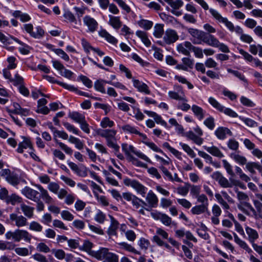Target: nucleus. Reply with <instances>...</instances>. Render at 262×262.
<instances>
[{"label":"nucleus","instance_id":"nucleus-1","mask_svg":"<svg viewBox=\"0 0 262 262\" xmlns=\"http://www.w3.org/2000/svg\"><path fill=\"white\" fill-rule=\"evenodd\" d=\"M98 134L102 137L105 138L107 145L113 148L116 152L118 151L120 148L119 146L117 144L116 135L117 131L115 129L100 130Z\"/></svg>","mask_w":262,"mask_h":262},{"label":"nucleus","instance_id":"nucleus-2","mask_svg":"<svg viewBox=\"0 0 262 262\" xmlns=\"http://www.w3.org/2000/svg\"><path fill=\"white\" fill-rule=\"evenodd\" d=\"M211 177L213 179L218 182L221 187L223 188H231L233 185H236L235 183L236 181L230 179L231 182L229 181L226 178L224 177L223 174L219 171H215L213 172Z\"/></svg>","mask_w":262,"mask_h":262},{"label":"nucleus","instance_id":"nucleus-3","mask_svg":"<svg viewBox=\"0 0 262 262\" xmlns=\"http://www.w3.org/2000/svg\"><path fill=\"white\" fill-rule=\"evenodd\" d=\"M123 182L126 186L132 187L138 194H141L142 196H145L147 188L138 181L126 178L124 179Z\"/></svg>","mask_w":262,"mask_h":262},{"label":"nucleus","instance_id":"nucleus-4","mask_svg":"<svg viewBox=\"0 0 262 262\" xmlns=\"http://www.w3.org/2000/svg\"><path fill=\"white\" fill-rule=\"evenodd\" d=\"M188 32L192 36V41L194 44L200 45L204 41L206 33L196 29L189 28Z\"/></svg>","mask_w":262,"mask_h":262},{"label":"nucleus","instance_id":"nucleus-5","mask_svg":"<svg viewBox=\"0 0 262 262\" xmlns=\"http://www.w3.org/2000/svg\"><path fill=\"white\" fill-rule=\"evenodd\" d=\"M209 12L215 19L220 23H224L230 31H234L235 27L227 18L223 17L216 10L213 9H210Z\"/></svg>","mask_w":262,"mask_h":262},{"label":"nucleus","instance_id":"nucleus-6","mask_svg":"<svg viewBox=\"0 0 262 262\" xmlns=\"http://www.w3.org/2000/svg\"><path fill=\"white\" fill-rule=\"evenodd\" d=\"M12 40H14L20 45H23V43L17 38L13 37L12 36L5 35L2 32H0V41L3 43L4 47L9 51H12L14 50V47H9V45L11 44Z\"/></svg>","mask_w":262,"mask_h":262},{"label":"nucleus","instance_id":"nucleus-7","mask_svg":"<svg viewBox=\"0 0 262 262\" xmlns=\"http://www.w3.org/2000/svg\"><path fill=\"white\" fill-rule=\"evenodd\" d=\"M24 28L25 31L29 33L32 37L35 38H40L44 34V31L40 27L36 28V32H34L33 26L31 24H27L24 25Z\"/></svg>","mask_w":262,"mask_h":262},{"label":"nucleus","instance_id":"nucleus-8","mask_svg":"<svg viewBox=\"0 0 262 262\" xmlns=\"http://www.w3.org/2000/svg\"><path fill=\"white\" fill-rule=\"evenodd\" d=\"M122 150L124 151L125 154L130 157V155L129 154L130 152H132L135 154L137 156L139 157L140 158L148 162H150V159L144 154L143 153L136 151L134 149V147L132 145H128L126 144H123L122 145Z\"/></svg>","mask_w":262,"mask_h":262},{"label":"nucleus","instance_id":"nucleus-9","mask_svg":"<svg viewBox=\"0 0 262 262\" xmlns=\"http://www.w3.org/2000/svg\"><path fill=\"white\" fill-rule=\"evenodd\" d=\"M52 62L53 67L60 72V74L61 76L68 79L72 78L73 73L66 69L64 66L59 61L53 60Z\"/></svg>","mask_w":262,"mask_h":262},{"label":"nucleus","instance_id":"nucleus-10","mask_svg":"<svg viewBox=\"0 0 262 262\" xmlns=\"http://www.w3.org/2000/svg\"><path fill=\"white\" fill-rule=\"evenodd\" d=\"M174 88L178 91V92L174 91H169L168 92L169 96L171 98L175 100L187 102V100L186 98L184 92L183 91L182 88L180 85H174Z\"/></svg>","mask_w":262,"mask_h":262},{"label":"nucleus","instance_id":"nucleus-11","mask_svg":"<svg viewBox=\"0 0 262 262\" xmlns=\"http://www.w3.org/2000/svg\"><path fill=\"white\" fill-rule=\"evenodd\" d=\"M179 38V36L175 30L169 29L166 30L163 40L166 44L170 45L175 42Z\"/></svg>","mask_w":262,"mask_h":262},{"label":"nucleus","instance_id":"nucleus-12","mask_svg":"<svg viewBox=\"0 0 262 262\" xmlns=\"http://www.w3.org/2000/svg\"><path fill=\"white\" fill-rule=\"evenodd\" d=\"M21 193L28 199L35 201H38L39 196L38 191L33 189L32 188L26 186L21 190Z\"/></svg>","mask_w":262,"mask_h":262},{"label":"nucleus","instance_id":"nucleus-13","mask_svg":"<svg viewBox=\"0 0 262 262\" xmlns=\"http://www.w3.org/2000/svg\"><path fill=\"white\" fill-rule=\"evenodd\" d=\"M83 24L86 26L91 32H94L97 30L98 27V23L93 17L89 15H86L83 18Z\"/></svg>","mask_w":262,"mask_h":262},{"label":"nucleus","instance_id":"nucleus-14","mask_svg":"<svg viewBox=\"0 0 262 262\" xmlns=\"http://www.w3.org/2000/svg\"><path fill=\"white\" fill-rule=\"evenodd\" d=\"M49 128L51 129V130L53 132L54 134V139L55 141V142L59 145V147L63 150L66 154L72 155L73 154V150L72 148L70 147H69L68 145L65 144L64 143L59 142L57 139H56L57 135L56 134V132H57L58 130H57L53 125L49 126Z\"/></svg>","mask_w":262,"mask_h":262},{"label":"nucleus","instance_id":"nucleus-15","mask_svg":"<svg viewBox=\"0 0 262 262\" xmlns=\"http://www.w3.org/2000/svg\"><path fill=\"white\" fill-rule=\"evenodd\" d=\"M238 208L248 215L257 217L256 209L249 203L245 202L243 204L238 205Z\"/></svg>","mask_w":262,"mask_h":262},{"label":"nucleus","instance_id":"nucleus-16","mask_svg":"<svg viewBox=\"0 0 262 262\" xmlns=\"http://www.w3.org/2000/svg\"><path fill=\"white\" fill-rule=\"evenodd\" d=\"M10 219L15 222V225L17 227H24L27 225V219L21 215H18L14 213H11L10 214Z\"/></svg>","mask_w":262,"mask_h":262},{"label":"nucleus","instance_id":"nucleus-17","mask_svg":"<svg viewBox=\"0 0 262 262\" xmlns=\"http://www.w3.org/2000/svg\"><path fill=\"white\" fill-rule=\"evenodd\" d=\"M36 187L39 190L40 193L39 194V198H41L46 203L51 204L54 202L53 198L50 195L48 191L43 188L40 185H36Z\"/></svg>","mask_w":262,"mask_h":262},{"label":"nucleus","instance_id":"nucleus-18","mask_svg":"<svg viewBox=\"0 0 262 262\" xmlns=\"http://www.w3.org/2000/svg\"><path fill=\"white\" fill-rule=\"evenodd\" d=\"M111 252H109L108 249L105 248H102L100 249L99 250L96 251H92L91 255L94 257L96 258L99 260H106L107 257Z\"/></svg>","mask_w":262,"mask_h":262},{"label":"nucleus","instance_id":"nucleus-19","mask_svg":"<svg viewBox=\"0 0 262 262\" xmlns=\"http://www.w3.org/2000/svg\"><path fill=\"white\" fill-rule=\"evenodd\" d=\"M245 231L248 235L249 242L252 244L259 238V234L257 231L248 226L245 227Z\"/></svg>","mask_w":262,"mask_h":262},{"label":"nucleus","instance_id":"nucleus-20","mask_svg":"<svg viewBox=\"0 0 262 262\" xmlns=\"http://www.w3.org/2000/svg\"><path fill=\"white\" fill-rule=\"evenodd\" d=\"M192 43L189 41H185L177 46V49L179 53L188 56L190 54Z\"/></svg>","mask_w":262,"mask_h":262},{"label":"nucleus","instance_id":"nucleus-21","mask_svg":"<svg viewBox=\"0 0 262 262\" xmlns=\"http://www.w3.org/2000/svg\"><path fill=\"white\" fill-rule=\"evenodd\" d=\"M133 85L137 89L138 91L142 93H144L146 94H149L150 92L149 90L148 86L146 84L143 83L139 80L133 79Z\"/></svg>","mask_w":262,"mask_h":262},{"label":"nucleus","instance_id":"nucleus-22","mask_svg":"<svg viewBox=\"0 0 262 262\" xmlns=\"http://www.w3.org/2000/svg\"><path fill=\"white\" fill-rule=\"evenodd\" d=\"M42 78L46 79L47 81L51 83H57L66 89L70 91H76L75 88L73 85H69L67 83L58 81L56 80L54 77L48 76V75H42Z\"/></svg>","mask_w":262,"mask_h":262},{"label":"nucleus","instance_id":"nucleus-23","mask_svg":"<svg viewBox=\"0 0 262 262\" xmlns=\"http://www.w3.org/2000/svg\"><path fill=\"white\" fill-rule=\"evenodd\" d=\"M146 200L151 207H156L158 204V199L152 190H149L146 196Z\"/></svg>","mask_w":262,"mask_h":262},{"label":"nucleus","instance_id":"nucleus-24","mask_svg":"<svg viewBox=\"0 0 262 262\" xmlns=\"http://www.w3.org/2000/svg\"><path fill=\"white\" fill-rule=\"evenodd\" d=\"M111 219V225L109 227L107 233L110 236L115 235L116 231L118 228L119 223L112 215H109Z\"/></svg>","mask_w":262,"mask_h":262},{"label":"nucleus","instance_id":"nucleus-25","mask_svg":"<svg viewBox=\"0 0 262 262\" xmlns=\"http://www.w3.org/2000/svg\"><path fill=\"white\" fill-rule=\"evenodd\" d=\"M215 134L218 139L223 140L226 138V135L231 136L232 133L230 130L227 127H220L215 130Z\"/></svg>","mask_w":262,"mask_h":262},{"label":"nucleus","instance_id":"nucleus-26","mask_svg":"<svg viewBox=\"0 0 262 262\" xmlns=\"http://www.w3.org/2000/svg\"><path fill=\"white\" fill-rule=\"evenodd\" d=\"M203 42L213 47H217L219 45V40L213 35L207 33L206 34Z\"/></svg>","mask_w":262,"mask_h":262},{"label":"nucleus","instance_id":"nucleus-27","mask_svg":"<svg viewBox=\"0 0 262 262\" xmlns=\"http://www.w3.org/2000/svg\"><path fill=\"white\" fill-rule=\"evenodd\" d=\"M24 140L18 144V147L17 149V151L19 153H23L24 149L29 148L30 149H33L32 144L29 139L23 137Z\"/></svg>","mask_w":262,"mask_h":262},{"label":"nucleus","instance_id":"nucleus-28","mask_svg":"<svg viewBox=\"0 0 262 262\" xmlns=\"http://www.w3.org/2000/svg\"><path fill=\"white\" fill-rule=\"evenodd\" d=\"M17 242L24 239L27 242H30L32 238V235L26 230L17 229Z\"/></svg>","mask_w":262,"mask_h":262},{"label":"nucleus","instance_id":"nucleus-29","mask_svg":"<svg viewBox=\"0 0 262 262\" xmlns=\"http://www.w3.org/2000/svg\"><path fill=\"white\" fill-rule=\"evenodd\" d=\"M203 147L207 151H208L213 156L220 158L224 157L223 154L219 148L215 146H212L211 147L204 146Z\"/></svg>","mask_w":262,"mask_h":262},{"label":"nucleus","instance_id":"nucleus-30","mask_svg":"<svg viewBox=\"0 0 262 262\" xmlns=\"http://www.w3.org/2000/svg\"><path fill=\"white\" fill-rule=\"evenodd\" d=\"M20 208L24 215L28 218H31L34 214V208L22 203L20 204Z\"/></svg>","mask_w":262,"mask_h":262},{"label":"nucleus","instance_id":"nucleus-31","mask_svg":"<svg viewBox=\"0 0 262 262\" xmlns=\"http://www.w3.org/2000/svg\"><path fill=\"white\" fill-rule=\"evenodd\" d=\"M246 168L251 173H255V169H257L259 171H261L262 166L256 162H250L246 163Z\"/></svg>","mask_w":262,"mask_h":262},{"label":"nucleus","instance_id":"nucleus-32","mask_svg":"<svg viewBox=\"0 0 262 262\" xmlns=\"http://www.w3.org/2000/svg\"><path fill=\"white\" fill-rule=\"evenodd\" d=\"M109 24L112 26L115 29H119L122 25L119 16H114L112 15H109Z\"/></svg>","mask_w":262,"mask_h":262},{"label":"nucleus","instance_id":"nucleus-33","mask_svg":"<svg viewBox=\"0 0 262 262\" xmlns=\"http://www.w3.org/2000/svg\"><path fill=\"white\" fill-rule=\"evenodd\" d=\"M208 210V205L201 204L194 206L191 208V211L193 214H200Z\"/></svg>","mask_w":262,"mask_h":262},{"label":"nucleus","instance_id":"nucleus-34","mask_svg":"<svg viewBox=\"0 0 262 262\" xmlns=\"http://www.w3.org/2000/svg\"><path fill=\"white\" fill-rule=\"evenodd\" d=\"M99 35L104 38L108 42L115 45L118 40L110 34L106 30H103L99 32Z\"/></svg>","mask_w":262,"mask_h":262},{"label":"nucleus","instance_id":"nucleus-35","mask_svg":"<svg viewBox=\"0 0 262 262\" xmlns=\"http://www.w3.org/2000/svg\"><path fill=\"white\" fill-rule=\"evenodd\" d=\"M186 136L192 140L195 144L200 145L203 143V139L197 136L193 132L189 131L186 134Z\"/></svg>","mask_w":262,"mask_h":262},{"label":"nucleus","instance_id":"nucleus-36","mask_svg":"<svg viewBox=\"0 0 262 262\" xmlns=\"http://www.w3.org/2000/svg\"><path fill=\"white\" fill-rule=\"evenodd\" d=\"M230 156L236 163H238L241 165H245L247 163V160L246 158L238 154L232 153L231 154Z\"/></svg>","mask_w":262,"mask_h":262},{"label":"nucleus","instance_id":"nucleus-37","mask_svg":"<svg viewBox=\"0 0 262 262\" xmlns=\"http://www.w3.org/2000/svg\"><path fill=\"white\" fill-rule=\"evenodd\" d=\"M234 241L237 244L242 248L245 249L248 253L252 252V250L249 248L247 243L240 239L238 236L235 234H234Z\"/></svg>","mask_w":262,"mask_h":262},{"label":"nucleus","instance_id":"nucleus-38","mask_svg":"<svg viewBox=\"0 0 262 262\" xmlns=\"http://www.w3.org/2000/svg\"><path fill=\"white\" fill-rule=\"evenodd\" d=\"M69 116L70 118L79 124L85 119L84 115L76 112L70 113Z\"/></svg>","mask_w":262,"mask_h":262},{"label":"nucleus","instance_id":"nucleus-39","mask_svg":"<svg viewBox=\"0 0 262 262\" xmlns=\"http://www.w3.org/2000/svg\"><path fill=\"white\" fill-rule=\"evenodd\" d=\"M105 81L103 79H99L96 81L94 83L95 89L103 94L106 93L105 89L104 88Z\"/></svg>","mask_w":262,"mask_h":262},{"label":"nucleus","instance_id":"nucleus-40","mask_svg":"<svg viewBox=\"0 0 262 262\" xmlns=\"http://www.w3.org/2000/svg\"><path fill=\"white\" fill-rule=\"evenodd\" d=\"M6 181L14 186H17L20 183V179L18 176L13 172L9 177L6 178Z\"/></svg>","mask_w":262,"mask_h":262},{"label":"nucleus","instance_id":"nucleus-41","mask_svg":"<svg viewBox=\"0 0 262 262\" xmlns=\"http://www.w3.org/2000/svg\"><path fill=\"white\" fill-rule=\"evenodd\" d=\"M119 245L122 249H124L128 252H132L138 255L141 254L139 251L136 250L132 245L126 243L122 242L119 243Z\"/></svg>","mask_w":262,"mask_h":262},{"label":"nucleus","instance_id":"nucleus-42","mask_svg":"<svg viewBox=\"0 0 262 262\" xmlns=\"http://www.w3.org/2000/svg\"><path fill=\"white\" fill-rule=\"evenodd\" d=\"M191 109L194 115L199 119L202 120L204 118V111L201 107L196 105H193Z\"/></svg>","mask_w":262,"mask_h":262},{"label":"nucleus","instance_id":"nucleus-43","mask_svg":"<svg viewBox=\"0 0 262 262\" xmlns=\"http://www.w3.org/2000/svg\"><path fill=\"white\" fill-rule=\"evenodd\" d=\"M22 199L18 195L15 194H12L11 195L8 196L6 201L8 203H10L12 205H15L16 204L20 203Z\"/></svg>","mask_w":262,"mask_h":262},{"label":"nucleus","instance_id":"nucleus-44","mask_svg":"<svg viewBox=\"0 0 262 262\" xmlns=\"http://www.w3.org/2000/svg\"><path fill=\"white\" fill-rule=\"evenodd\" d=\"M235 191L237 194V198L238 200L241 202L242 204L245 202H247V201L249 200V199L248 195L245 192L239 191L237 188L235 189Z\"/></svg>","mask_w":262,"mask_h":262},{"label":"nucleus","instance_id":"nucleus-45","mask_svg":"<svg viewBox=\"0 0 262 262\" xmlns=\"http://www.w3.org/2000/svg\"><path fill=\"white\" fill-rule=\"evenodd\" d=\"M164 34L163 25L156 24L154 27V35L157 38H161Z\"/></svg>","mask_w":262,"mask_h":262},{"label":"nucleus","instance_id":"nucleus-46","mask_svg":"<svg viewBox=\"0 0 262 262\" xmlns=\"http://www.w3.org/2000/svg\"><path fill=\"white\" fill-rule=\"evenodd\" d=\"M190 184L188 183H186L184 186H179L177 188V193L183 196H186L190 188Z\"/></svg>","mask_w":262,"mask_h":262},{"label":"nucleus","instance_id":"nucleus-47","mask_svg":"<svg viewBox=\"0 0 262 262\" xmlns=\"http://www.w3.org/2000/svg\"><path fill=\"white\" fill-rule=\"evenodd\" d=\"M52 253L58 259L62 260L66 257V253L62 249H52Z\"/></svg>","mask_w":262,"mask_h":262},{"label":"nucleus","instance_id":"nucleus-48","mask_svg":"<svg viewBox=\"0 0 262 262\" xmlns=\"http://www.w3.org/2000/svg\"><path fill=\"white\" fill-rule=\"evenodd\" d=\"M138 24L140 27L143 28L145 30L150 29L153 25L152 21L145 19H141L138 21Z\"/></svg>","mask_w":262,"mask_h":262},{"label":"nucleus","instance_id":"nucleus-49","mask_svg":"<svg viewBox=\"0 0 262 262\" xmlns=\"http://www.w3.org/2000/svg\"><path fill=\"white\" fill-rule=\"evenodd\" d=\"M222 162L223 166L226 169L228 174L230 175L231 177H234L235 176V173L232 170V166L230 165V164L226 160H223Z\"/></svg>","mask_w":262,"mask_h":262},{"label":"nucleus","instance_id":"nucleus-50","mask_svg":"<svg viewBox=\"0 0 262 262\" xmlns=\"http://www.w3.org/2000/svg\"><path fill=\"white\" fill-rule=\"evenodd\" d=\"M253 204L256 209L257 216L262 219V203L257 200H254Z\"/></svg>","mask_w":262,"mask_h":262},{"label":"nucleus","instance_id":"nucleus-51","mask_svg":"<svg viewBox=\"0 0 262 262\" xmlns=\"http://www.w3.org/2000/svg\"><path fill=\"white\" fill-rule=\"evenodd\" d=\"M29 229L39 232L42 230V226L39 223L33 221L29 225Z\"/></svg>","mask_w":262,"mask_h":262},{"label":"nucleus","instance_id":"nucleus-52","mask_svg":"<svg viewBox=\"0 0 262 262\" xmlns=\"http://www.w3.org/2000/svg\"><path fill=\"white\" fill-rule=\"evenodd\" d=\"M114 125V122L111 120L108 117H104L100 123L101 126L103 128L112 127Z\"/></svg>","mask_w":262,"mask_h":262},{"label":"nucleus","instance_id":"nucleus-53","mask_svg":"<svg viewBox=\"0 0 262 262\" xmlns=\"http://www.w3.org/2000/svg\"><path fill=\"white\" fill-rule=\"evenodd\" d=\"M14 251L17 255L21 256H26L30 254L29 249L27 248L18 247L16 248Z\"/></svg>","mask_w":262,"mask_h":262},{"label":"nucleus","instance_id":"nucleus-54","mask_svg":"<svg viewBox=\"0 0 262 262\" xmlns=\"http://www.w3.org/2000/svg\"><path fill=\"white\" fill-rule=\"evenodd\" d=\"M208 101L209 103L214 108L219 110V111H222L223 109V106H222L214 98L211 97L209 98Z\"/></svg>","mask_w":262,"mask_h":262},{"label":"nucleus","instance_id":"nucleus-55","mask_svg":"<svg viewBox=\"0 0 262 262\" xmlns=\"http://www.w3.org/2000/svg\"><path fill=\"white\" fill-rule=\"evenodd\" d=\"M180 145L181 146L183 149L191 158H194L195 157V154L187 144L181 142L180 143Z\"/></svg>","mask_w":262,"mask_h":262},{"label":"nucleus","instance_id":"nucleus-56","mask_svg":"<svg viewBox=\"0 0 262 262\" xmlns=\"http://www.w3.org/2000/svg\"><path fill=\"white\" fill-rule=\"evenodd\" d=\"M122 130L127 133H131V134H140V132L137 130V129L134 127L131 126L129 124L125 125L123 126H122Z\"/></svg>","mask_w":262,"mask_h":262},{"label":"nucleus","instance_id":"nucleus-57","mask_svg":"<svg viewBox=\"0 0 262 262\" xmlns=\"http://www.w3.org/2000/svg\"><path fill=\"white\" fill-rule=\"evenodd\" d=\"M53 51L65 61H69L70 60L68 54L62 49H53Z\"/></svg>","mask_w":262,"mask_h":262},{"label":"nucleus","instance_id":"nucleus-58","mask_svg":"<svg viewBox=\"0 0 262 262\" xmlns=\"http://www.w3.org/2000/svg\"><path fill=\"white\" fill-rule=\"evenodd\" d=\"M75 173L79 177H85L88 175V169L85 166L82 165L78 167Z\"/></svg>","mask_w":262,"mask_h":262},{"label":"nucleus","instance_id":"nucleus-59","mask_svg":"<svg viewBox=\"0 0 262 262\" xmlns=\"http://www.w3.org/2000/svg\"><path fill=\"white\" fill-rule=\"evenodd\" d=\"M191 50L194 52L195 56L197 58H202L203 57V51L199 47L191 45Z\"/></svg>","mask_w":262,"mask_h":262},{"label":"nucleus","instance_id":"nucleus-60","mask_svg":"<svg viewBox=\"0 0 262 262\" xmlns=\"http://www.w3.org/2000/svg\"><path fill=\"white\" fill-rule=\"evenodd\" d=\"M5 237L7 239H12L14 242H17V230L14 231H8L5 234Z\"/></svg>","mask_w":262,"mask_h":262},{"label":"nucleus","instance_id":"nucleus-61","mask_svg":"<svg viewBox=\"0 0 262 262\" xmlns=\"http://www.w3.org/2000/svg\"><path fill=\"white\" fill-rule=\"evenodd\" d=\"M114 2H116L120 7H121L123 10L125 11L126 13H129L130 11V7L125 3V2L123 0H113Z\"/></svg>","mask_w":262,"mask_h":262},{"label":"nucleus","instance_id":"nucleus-62","mask_svg":"<svg viewBox=\"0 0 262 262\" xmlns=\"http://www.w3.org/2000/svg\"><path fill=\"white\" fill-rule=\"evenodd\" d=\"M36 249L38 251L44 253H48L51 251L49 247L44 243H39L37 245Z\"/></svg>","mask_w":262,"mask_h":262},{"label":"nucleus","instance_id":"nucleus-63","mask_svg":"<svg viewBox=\"0 0 262 262\" xmlns=\"http://www.w3.org/2000/svg\"><path fill=\"white\" fill-rule=\"evenodd\" d=\"M48 188L50 191L57 194L59 190V185L57 183L51 182L49 184Z\"/></svg>","mask_w":262,"mask_h":262},{"label":"nucleus","instance_id":"nucleus-64","mask_svg":"<svg viewBox=\"0 0 262 262\" xmlns=\"http://www.w3.org/2000/svg\"><path fill=\"white\" fill-rule=\"evenodd\" d=\"M95 220L99 223L102 224L105 220V215L101 211L99 210L95 216Z\"/></svg>","mask_w":262,"mask_h":262}]
</instances>
